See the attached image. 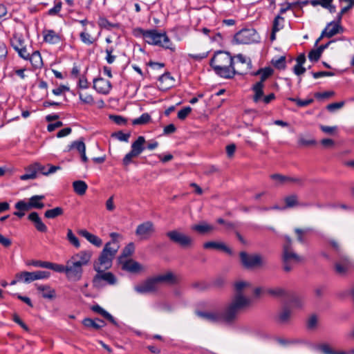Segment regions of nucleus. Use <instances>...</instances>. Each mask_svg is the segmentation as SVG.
<instances>
[{"label": "nucleus", "instance_id": "50", "mask_svg": "<svg viewBox=\"0 0 354 354\" xmlns=\"http://www.w3.org/2000/svg\"><path fill=\"white\" fill-rule=\"evenodd\" d=\"M27 265L28 266H32L38 268H49L50 262L48 261H37V260H32L31 261H29L27 263Z\"/></svg>", "mask_w": 354, "mask_h": 354}, {"label": "nucleus", "instance_id": "45", "mask_svg": "<svg viewBox=\"0 0 354 354\" xmlns=\"http://www.w3.org/2000/svg\"><path fill=\"white\" fill-rule=\"evenodd\" d=\"M27 171H28V173L25 174H23L21 175L19 178L21 180H29V179H35L37 176V173H36V171L34 168V167L32 165H30L29 167H28L26 169Z\"/></svg>", "mask_w": 354, "mask_h": 354}, {"label": "nucleus", "instance_id": "53", "mask_svg": "<svg viewBox=\"0 0 354 354\" xmlns=\"http://www.w3.org/2000/svg\"><path fill=\"white\" fill-rule=\"evenodd\" d=\"M272 63L277 68L284 69L286 68V57L281 56L277 60H272Z\"/></svg>", "mask_w": 354, "mask_h": 354}, {"label": "nucleus", "instance_id": "34", "mask_svg": "<svg viewBox=\"0 0 354 354\" xmlns=\"http://www.w3.org/2000/svg\"><path fill=\"white\" fill-rule=\"evenodd\" d=\"M291 317V311L287 308H284L279 312L277 321L280 324H288Z\"/></svg>", "mask_w": 354, "mask_h": 354}, {"label": "nucleus", "instance_id": "56", "mask_svg": "<svg viewBox=\"0 0 354 354\" xmlns=\"http://www.w3.org/2000/svg\"><path fill=\"white\" fill-rule=\"evenodd\" d=\"M113 137L116 138L120 141L128 142L130 137L129 133H124L122 131H118L112 134Z\"/></svg>", "mask_w": 354, "mask_h": 354}, {"label": "nucleus", "instance_id": "21", "mask_svg": "<svg viewBox=\"0 0 354 354\" xmlns=\"http://www.w3.org/2000/svg\"><path fill=\"white\" fill-rule=\"evenodd\" d=\"M44 41L50 44H59L61 37L53 30H44L42 32Z\"/></svg>", "mask_w": 354, "mask_h": 354}, {"label": "nucleus", "instance_id": "17", "mask_svg": "<svg viewBox=\"0 0 354 354\" xmlns=\"http://www.w3.org/2000/svg\"><path fill=\"white\" fill-rule=\"evenodd\" d=\"M155 232L154 225L151 221H146L138 225L136 234L142 239H148Z\"/></svg>", "mask_w": 354, "mask_h": 354}, {"label": "nucleus", "instance_id": "42", "mask_svg": "<svg viewBox=\"0 0 354 354\" xmlns=\"http://www.w3.org/2000/svg\"><path fill=\"white\" fill-rule=\"evenodd\" d=\"M135 250V246L133 243H129L127 245H126L122 250V254L119 257V261L120 263H122V259L130 257Z\"/></svg>", "mask_w": 354, "mask_h": 354}, {"label": "nucleus", "instance_id": "39", "mask_svg": "<svg viewBox=\"0 0 354 354\" xmlns=\"http://www.w3.org/2000/svg\"><path fill=\"white\" fill-rule=\"evenodd\" d=\"M73 149H75L79 153H81L86 151V146L82 140L74 141L71 145H68L65 151H70Z\"/></svg>", "mask_w": 354, "mask_h": 354}, {"label": "nucleus", "instance_id": "49", "mask_svg": "<svg viewBox=\"0 0 354 354\" xmlns=\"http://www.w3.org/2000/svg\"><path fill=\"white\" fill-rule=\"evenodd\" d=\"M79 97L80 100L86 104H94V99L93 96L90 94H83L82 93H79Z\"/></svg>", "mask_w": 354, "mask_h": 354}, {"label": "nucleus", "instance_id": "47", "mask_svg": "<svg viewBox=\"0 0 354 354\" xmlns=\"http://www.w3.org/2000/svg\"><path fill=\"white\" fill-rule=\"evenodd\" d=\"M333 0H309L310 4L313 7L321 6L322 8H327Z\"/></svg>", "mask_w": 354, "mask_h": 354}, {"label": "nucleus", "instance_id": "11", "mask_svg": "<svg viewBox=\"0 0 354 354\" xmlns=\"http://www.w3.org/2000/svg\"><path fill=\"white\" fill-rule=\"evenodd\" d=\"M145 137L140 136L131 144V150L125 155L122 160L124 166H128L132 162L133 158L138 157L145 150Z\"/></svg>", "mask_w": 354, "mask_h": 354}, {"label": "nucleus", "instance_id": "12", "mask_svg": "<svg viewBox=\"0 0 354 354\" xmlns=\"http://www.w3.org/2000/svg\"><path fill=\"white\" fill-rule=\"evenodd\" d=\"M259 37L254 28H243L234 37L237 44H248L258 41Z\"/></svg>", "mask_w": 354, "mask_h": 354}, {"label": "nucleus", "instance_id": "25", "mask_svg": "<svg viewBox=\"0 0 354 354\" xmlns=\"http://www.w3.org/2000/svg\"><path fill=\"white\" fill-rule=\"evenodd\" d=\"M78 233L80 235L84 237L89 243L96 247H100L102 244V241L100 237L90 233L86 230H80Z\"/></svg>", "mask_w": 354, "mask_h": 354}, {"label": "nucleus", "instance_id": "27", "mask_svg": "<svg viewBox=\"0 0 354 354\" xmlns=\"http://www.w3.org/2000/svg\"><path fill=\"white\" fill-rule=\"evenodd\" d=\"M91 309L102 316L104 318L109 321L111 323H112L113 325L118 326V322L115 321V318L106 310H105L104 308H102L98 304H95L91 306Z\"/></svg>", "mask_w": 354, "mask_h": 354}, {"label": "nucleus", "instance_id": "1", "mask_svg": "<svg viewBox=\"0 0 354 354\" xmlns=\"http://www.w3.org/2000/svg\"><path fill=\"white\" fill-rule=\"evenodd\" d=\"M93 256L91 250H81L66 261V277L69 281H78L83 275V267L87 266Z\"/></svg>", "mask_w": 354, "mask_h": 354}, {"label": "nucleus", "instance_id": "64", "mask_svg": "<svg viewBox=\"0 0 354 354\" xmlns=\"http://www.w3.org/2000/svg\"><path fill=\"white\" fill-rule=\"evenodd\" d=\"M62 9V2L58 1L55 3L53 8H50L48 13L49 15H55L58 14Z\"/></svg>", "mask_w": 354, "mask_h": 354}, {"label": "nucleus", "instance_id": "54", "mask_svg": "<svg viewBox=\"0 0 354 354\" xmlns=\"http://www.w3.org/2000/svg\"><path fill=\"white\" fill-rule=\"evenodd\" d=\"M15 208L18 210L26 212L30 209L28 205V202H26L23 200L19 201L15 205Z\"/></svg>", "mask_w": 354, "mask_h": 354}, {"label": "nucleus", "instance_id": "26", "mask_svg": "<svg viewBox=\"0 0 354 354\" xmlns=\"http://www.w3.org/2000/svg\"><path fill=\"white\" fill-rule=\"evenodd\" d=\"M37 290L41 292V296L44 299H53L56 297L55 290L48 285H38Z\"/></svg>", "mask_w": 354, "mask_h": 354}, {"label": "nucleus", "instance_id": "37", "mask_svg": "<svg viewBox=\"0 0 354 354\" xmlns=\"http://www.w3.org/2000/svg\"><path fill=\"white\" fill-rule=\"evenodd\" d=\"M73 187L76 194L82 196L86 193L88 186L83 180H76L73 183Z\"/></svg>", "mask_w": 354, "mask_h": 354}, {"label": "nucleus", "instance_id": "15", "mask_svg": "<svg viewBox=\"0 0 354 354\" xmlns=\"http://www.w3.org/2000/svg\"><path fill=\"white\" fill-rule=\"evenodd\" d=\"M102 281H106L109 285H113L116 283V278L111 272H97L93 279V284L95 287L99 288L104 286Z\"/></svg>", "mask_w": 354, "mask_h": 354}, {"label": "nucleus", "instance_id": "13", "mask_svg": "<svg viewBox=\"0 0 354 354\" xmlns=\"http://www.w3.org/2000/svg\"><path fill=\"white\" fill-rule=\"evenodd\" d=\"M167 237L174 243H178L183 248H187L192 245V239L177 230L169 231L167 233Z\"/></svg>", "mask_w": 354, "mask_h": 354}, {"label": "nucleus", "instance_id": "63", "mask_svg": "<svg viewBox=\"0 0 354 354\" xmlns=\"http://www.w3.org/2000/svg\"><path fill=\"white\" fill-rule=\"evenodd\" d=\"M69 87L65 85H60L59 87L53 89L52 93L55 95H60L62 93L68 91Z\"/></svg>", "mask_w": 354, "mask_h": 354}, {"label": "nucleus", "instance_id": "33", "mask_svg": "<svg viewBox=\"0 0 354 354\" xmlns=\"http://www.w3.org/2000/svg\"><path fill=\"white\" fill-rule=\"evenodd\" d=\"M254 95L252 96L253 102L255 103H259L262 102L265 104H270L272 100H274L276 97L274 93H271L267 95H264L263 89H262V93L261 96H259L257 99L255 97V93H253Z\"/></svg>", "mask_w": 354, "mask_h": 354}, {"label": "nucleus", "instance_id": "31", "mask_svg": "<svg viewBox=\"0 0 354 354\" xmlns=\"http://www.w3.org/2000/svg\"><path fill=\"white\" fill-rule=\"evenodd\" d=\"M203 248L205 249H217V250H222L225 251V252L231 254L232 250L230 248L227 247L224 243H218V242H214V241H209L206 242L203 244Z\"/></svg>", "mask_w": 354, "mask_h": 354}, {"label": "nucleus", "instance_id": "36", "mask_svg": "<svg viewBox=\"0 0 354 354\" xmlns=\"http://www.w3.org/2000/svg\"><path fill=\"white\" fill-rule=\"evenodd\" d=\"M44 198V196L43 195H35L32 196L28 202V205L30 208H35V209H42L44 207V204L41 203L40 201Z\"/></svg>", "mask_w": 354, "mask_h": 354}, {"label": "nucleus", "instance_id": "6", "mask_svg": "<svg viewBox=\"0 0 354 354\" xmlns=\"http://www.w3.org/2000/svg\"><path fill=\"white\" fill-rule=\"evenodd\" d=\"M284 239L286 241L283 245L282 255L283 270L286 272H290L296 264L303 261V258L293 251L290 237L285 236Z\"/></svg>", "mask_w": 354, "mask_h": 354}, {"label": "nucleus", "instance_id": "19", "mask_svg": "<svg viewBox=\"0 0 354 354\" xmlns=\"http://www.w3.org/2000/svg\"><path fill=\"white\" fill-rule=\"evenodd\" d=\"M270 178L272 180L278 181L280 184H283L286 183H293L300 186L304 185V180L298 177H290L279 174H272Z\"/></svg>", "mask_w": 354, "mask_h": 354}, {"label": "nucleus", "instance_id": "52", "mask_svg": "<svg viewBox=\"0 0 354 354\" xmlns=\"http://www.w3.org/2000/svg\"><path fill=\"white\" fill-rule=\"evenodd\" d=\"M49 268L57 272H64L66 274V264L65 266L50 262Z\"/></svg>", "mask_w": 354, "mask_h": 354}, {"label": "nucleus", "instance_id": "61", "mask_svg": "<svg viewBox=\"0 0 354 354\" xmlns=\"http://www.w3.org/2000/svg\"><path fill=\"white\" fill-rule=\"evenodd\" d=\"M17 52L18 53L19 56L25 60H28L29 56L30 55V53L26 48V46L19 48L18 50H17Z\"/></svg>", "mask_w": 354, "mask_h": 354}, {"label": "nucleus", "instance_id": "59", "mask_svg": "<svg viewBox=\"0 0 354 354\" xmlns=\"http://www.w3.org/2000/svg\"><path fill=\"white\" fill-rule=\"evenodd\" d=\"M268 292L272 295L278 296V297H284V296L287 295L286 290L281 288H276L274 289H270V290H268Z\"/></svg>", "mask_w": 354, "mask_h": 354}, {"label": "nucleus", "instance_id": "30", "mask_svg": "<svg viewBox=\"0 0 354 354\" xmlns=\"http://www.w3.org/2000/svg\"><path fill=\"white\" fill-rule=\"evenodd\" d=\"M15 278L17 279L18 281H23L26 283H30L36 281L35 272L24 271L18 272L16 274Z\"/></svg>", "mask_w": 354, "mask_h": 354}, {"label": "nucleus", "instance_id": "41", "mask_svg": "<svg viewBox=\"0 0 354 354\" xmlns=\"http://www.w3.org/2000/svg\"><path fill=\"white\" fill-rule=\"evenodd\" d=\"M284 201L286 206L282 208L283 209L286 208H292L299 205L298 197L296 194H292L286 196L284 198Z\"/></svg>", "mask_w": 354, "mask_h": 354}, {"label": "nucleus", "instance_id": "18", "mask_svg": "<svg viewBox=\"0 0 354 354\" xmlns=\"http://www.w3.org/2000/svg\"><path fill=\"white\" fill-rule=\"evenodd\" d=\"M93 88L99 93L106 95L111 89V84L109 80L97 77L93 80Z\"/></svg>", "mask_w": 354, "mask_h": 354}, {"label": "nucleus", "instance_id": "4", "mask_svg": "<svg viewBox=\"0 0 354 354\" xmlns=\"http://www.w3.org/2000/svg\"><path fill=\"white\" fill-rule=\"evenodd\" d=\"M196 315L202 319L210 323L232 324L237 315L227 305L223 310L196 312Z\"/></svg>", "mask_w": 354, "mask_h": 354}, {"label": "nucleus", "instance_id": "58", "mask_svg": "<svg viewBox=\"0 0 354 354\" xmlns=\"http://www.w3.org/2000/svg\"><path fill=\"white\" fill-rule=\"evenodd\" d=\"M110 119L118 125H125L127 124V119L121 115H110Z\"/></svg>", "mask_w": 354, "mask_h": 354}, {"label": "nucleus", "instance_id": "48", "mask_svg": "<svg viewBox=\"0 0 354 354\" xmlns=\"http://www.w3.org/2000/svg\"><path fill=\"white\" fill-rule=\"evenodd\" d=\"M99 26L107 30H111L113 27H117L118 25L113 24L109 22L105 17H100L98 21Z\"/></svg>", "mask_w": 354, "mask_h": 354}, {"label": "nucleus", "instance_id": "35", "mask_svg": "<svg viewBox=\"0 0 354 354\" xmlns=\"http://www.w3.org/2000/svg\"><path fill=\"white\" fill-rule=\"evenodd\" d=\"M10 44L16 51L26 46L23 37L17 34L13 35L10 39Z\"/></svg>", "mask_w": 354, "mask_h": 354}, {"label": "nucleus", "instance_id": "2", "mask_svg": "<svg viewBox=\"0 0 354 354\" xmlns=\"http://www.w3.org/2000/svg\"><path fill=\"white\" fill-rule=\"evenodd\" d=\"M251 288L250 282L239 280L234 283V295L227 306L238 315L240 312L250 306L251 299L244 292Z\"/></svg>", "mask_w": 354, "mask_h": 354}, {"label": "nucleus", "instance_id": "43", "mask_svg": "<svg viewBox=\"0 0 354 354\" xmlns=\"http://www.w3.org/2000/svg\"><path fill=\"white\" fill-rule=\"evenodd\" d=\"M63 209L60 207H57L53 209H48L45 212L44 216L47 218H55L63 214Z\"/></svg>", "mask_w": 354, "mask_h": 354}, {"label": "nucleus", "instance_id": "46", "mask_svg": "<svg viewBox=\"0 0 354 354\" xmlns=\"http://www.w3.org/2000/svg\"><path fill=\"white\" fill-rule=\"evenodd\" d=\"M81 41L87 45H91L94 43L95 39L91 35L86 32V28L80 34Z\"/></svg>", "mask_w": 354, "mask_h": 354}, {"label": "nucleus", "instance_id": "24", "mask_svg": "<svg viewBox=\"0 0 354 354\" xmlns=\"http://www.w3.org/2000/svg\"><path fill=\"white\" fill-rule=\"evenodd\" d=\"M28 218L34 223L35 227L37 229V231L40 232H47V227L46 225L43 223L41 218L39 217V214L36 212H31L28 216Z\"/></svg>", "mask_w": 354, "mask_h": 354}, {"label": "nucleus", "instance_id": "9", "mask_svg": "<svg viewBox=\"0 0 354 354\" xmlns=\"http://www.w3.org/2000/svg\"><path fill=\"white\" fill-rule=\"evenodd\" d=\"M239 257L242 266L246 269L260 268L266 263L263 257L259 254H248L242 251L240 252Z\"/></svg>", "mask_w": 354, "mask_h": 354}, {"label": "nucleus", "instance_id": "22", "mask_svg": "<svg viewBox=\"0 0 354 354\" xmlns=\"http://www.w3.org/2000/svg\"><path fill=\"white\" fill-rule=\"evenodd\" d=\"M83 325L88 328H93L98 330L106 326V323L101 319L85 318L82 320Z\"/></svg>", "mask_w": 354, "mask_h": 354}, {"label": "nucleus", "instance_id": "10", "mask_svg": "<svg viewBox=\"0 0 354 354\" xmlns=\"http://www.w3.org/2000/svg\"><path fill=\"white\" fill-rule=\"evenodd\" d=\"M233 58V64H232V70L233 77L234 75H244L252 68V62L249 57L242 54H238Z\"/></svg>", "mask_w": 354, "mask_h": 354}, {"label": "nucleus", "instance_id": "23", "mask_svg": "<svg viewBox=\"0 0 354 354\" xmlns=\"http://www.w3.org/2000/svg\"><path fill=\"white\" fill-rule=\"evenodd\" d=\"M339 30H342V26L335 21H331L327 24L326 27L322 31V37L330 38L339 32Z\"/></svg>", "mask_w": 354, "mask_h": 354}, {"label": "nucleus", "instance_id": "60", "mask_svg": "<svg viewBox=\"0 0 354 354\" xmlns=\"http://www.w3.org/2000/svg\"><path fill=\"white\" fill-rule=\"evenodd\" d=\"M36 280L48 279L50 277V272L44 270L35 271Z\"/></svg>", "mask_w": 354, "mask_h": 354}, {"label": "nucleus", "instance_id": "38", "mask_svg": "<svg viewBox=\"0 0 354 354\" xmlns=\"http://www.w3.org/2000/svg\"><path fill=\"white\" fill-rule=\"evenodd\" d=\"M214 227L206 223H201L197 225H194L192 227V230H194L200 234H206L212 231Z\"/></svg>", "mask_w": 354, "mask_h": 354}, {"label": "nucleus", "instance_id": "57", "mask_svg": "<svg viewBox=\"0 0 354 354\" xmlns=\"http://www.w3.org/2000/svg\"><path fill=\"white\" fill-rule=\"evenodd\" d=\"M322 55V53L317 48L312 50L308 54V58L311 62H317Z\"/></svg>", "mask_w": 354, "mask_h": 354}, {"label": "nucleus", "instance_id": "62", "mask_svg": "<svg viewBox=\"0 0 354 354\" xmlns=\"http://www.w3.org/2000/svg\"><path fill=\"white\" fill-rule=\"evenodd\" d=\"M207 55H208V52H203V53H198V54H192V53L188 54V57L189 58H192L196 61H201L202 59L206 58L207 57Z\"/></svg>", "mask_w": 354, "mask_h": 354}, {"label": "nucleus", "instance_id": "20", "mask_svg": "<svg viewBox=\"0 0 354 354\" xmlns=\"http://www.w3.org/2000/svg\"><path fill=\"white\" fill-rule=\"evenodd\" d=\"M154 279L158 286L160 283L173 285L177 282L176 277L171 272H167L165 274H159L154 277Z\"/></svg>", "mask_w": 354, "mask_h": 354}, {"label": "nucleus", "instance_id": "55", "mask_svg": "<svg viewBox=\"0 0 354 354\" xmlns=\"http://www.w3.org/2000/svg\"><path fill=\"white\" fill-rule=\"evenodd\" d=\"M191 111L192 108L190 106L184 107L178 112V118L181 120H185Z\"/></svg>", "mask_w": 354, "mask_h": 354}, {"label": "nucleus", "instance_id": "40", "mask_svg": "<svg viewBox=\"0 0 354 354\" xmlns=\"http://www.w3.org/2000/svg\"><path fill=\"white\" fill-rule=\"evenodd\" d=\"M151 120V115L148 113H142L139 118L132 120L133 125H144L149 123Z\"/></svg>", "mask_w": 354, "mask_h": 354}, {"label": "nucleus", "instance_id": "51", "mask_svg": "<svg viewBox=\"0 0 354 354\" xmlns=\"http://www.w3.org/2000/svg\"><path fill=\"white\" fill-rule=\"evenodd\" d=\"M110 237L111 238V241L107 242L106 243H110V247L113 246H120L119 245V239H122V235L117 232H111L110 234Z\"/></svg>", "mask_w": 354, "mask_h": 354}, {"label": "nucleus", "instance_id": "29", "mask_svg": "<svg viewBox=\"0 0 354 354\" xmlns=\"http://www.w3.org/2000/svg\"><path fill=\"white\" fill-rule=\"evenodd\" d=\"M122 269L124 270H127L130 272L136 273L142 270L141 265L132 259L127 260L124 262H122Z\"/></svg>", "mask_w": 354, "mask_h": 354}, {"label": "nucleus", "instance_id": "3", "mask_svg": "<svg viewBox=\"0 0 354 354\" xmlns=\"http://www.w3.org/2000/svg\"><path fill=\"white\" fill-rule=\"evenodd\" d=\"M233 58L227 52L219 51L216 53L210 61V66L216 74L224 78H232V70Z\"/></svg>", "mask_w": 354, "mask_h": 354}, {"label": "nucleus", "instance_id": "32", "mask_svg": "<svg viewBox=\"0 0 354 354\" xmlns=\"http://www.w3.org/2000/svg\"><path fill=\"white\" fill-rule=\"evenodd\" d=\"M28 60L30 61L35 68H40L43 66V61L40 53L38 50L33 51Z\"/></svg>", "mask_w": 354, "mask_h": 354}, {"label": "nucleus", "instance_id": "8", "mask_svg": "<svg viewBox=\"0 0 354 354\" xmlns=\"http://www.w3.org/2000/svg\"><path fill=\"white\" fill-rule=\"evenodd\" d=\"M273 73L274 70L271 67L268 66L261 68L258 71L252 73V75L254 76L260 75V80L257 82L252 86V91L253 93H255L256 99L261 96L262 93V89H263L265 86V81L271 77Z\"/></svg>", "mask_w": 354, "mask_h": 354}, {"label": "nucleus", "instance_id": "7", "mask_svg": "<svg viewBox=\"0 0 354 354\" xmlns=\"http://www.w3.org/2000/svg\"><path fill=\"white\" fill-rule=\"evenodd\" d=\"M145 41L150 45L158 46L174 51L175 48L165 32H159L156 29L149 30L145 33Z\"/></svg>", "mask_w": 354, "mask_h": 354}, {"label": "nucleus", "instance_id": "16", "mask_svg": "<svg viewBox=\"0 0 354 354\" xmlns=\"http://www.w3.org/2000/svg\"><path fill=\"white\" fill-rule=\"evenodd\" d=\"M158 286L154 277L149 278L135 286V290L140 294H147L157 291Z\"/></svg>", "mask_w": 354, "mask_h": 354}, {"label": "nucleus", "instance_id": "28", "mask_svg": "<svg viewBox=\"0 0 354 354\" xmlns=\"http://www.w3.org/2000/svg\"><path fill=\"white\" fill-rule=\"evenodd\" d=\"M284 18L280 15H277L272 24V29L270 35V40L272 41L276 39V33L283 28Z\"/></svg>", "mask_w": 354, "mask_h": 354}, {"label": "nucleus", "instance_id": "44", "mask_svg": "<svg viewBox=\"0 0 354 354\" xmlns=\"http://www.w3.org/2000/svg\"><path fill=\"white\" fill-rule=\"evenodd\" d=\"M67 240L72 244L75 248H79L80 247V243L77 237L73 234L71 229L67 230Z\"/></svg>", "mask_w": 354, "mask_h": 354}, {"label": "nucleus", "instance_id": "14", "mask_svg": "<svg viewBox=\"0 0 354 354\" xmlns=\"http://www.w3.org/2000/svg\"><path fill=\"white\" fill-rule=\"evenodd\" d=\"M354 268L353 262L346 256H342L335 263V271L344 276Z\"/></svg>", "mask_w": 354, "mask_h": 354}, {"label": "nucleus", "instance_id": "5", "mask_svg": "<svg viewBox=\"0 0 354 354\" xmlns=\"http://www.w3.org/2000/svg\"><path fill=\"white\" fill-rule=\"evenodd\" d=\"M119 248L120 246L110 247V243H106L97 260L93 263V269L97 272H102L111 268Z\"/></svg>", "mask_w": 354, "mask_h": 354}]
</instances>
